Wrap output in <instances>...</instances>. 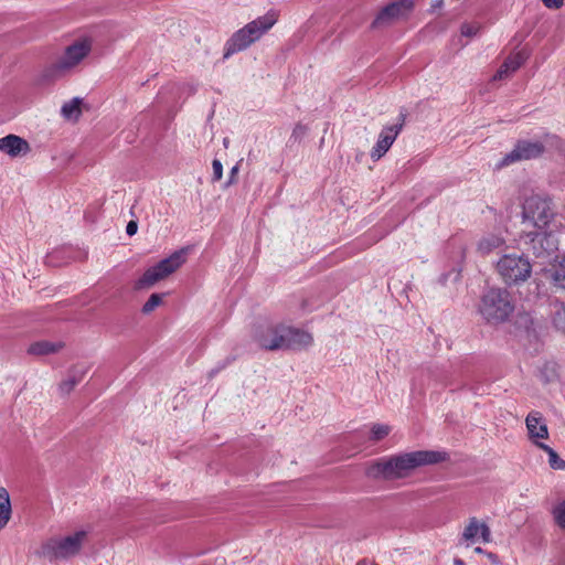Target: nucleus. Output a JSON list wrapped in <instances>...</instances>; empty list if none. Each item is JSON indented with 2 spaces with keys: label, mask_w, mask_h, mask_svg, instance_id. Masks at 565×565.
Here are the masks:
<instances>
[{
  "label": "nucleus",
  "mask_w": 565,
  "mask_h": 565,
  "mask_svg": "<svg viewBox=\"0 0 565 565\" xmlns=\"http://www.w3.org/2000/svg\"><path fill=\"white\" fill-rule=\"evenodd\" d=\"M460 543L467 550L473 565H492L494 541L490 520H468L462 527Z\"/></svg>",
  "instance_id": "2"
},
{
  "label": "nucleus",
  "mask_w": 565,
  "mask_h": 565,
  "mask_svg": "<svg viewBox=\"0 0 565 565\" xmlns=\"http://www.w3.org/2000/svg\"><path fill=\"white\" fill-rule=\"evenodd\" d=\"M183 264L180 253H173L161 259L154 265L148 267L134 282V290L145 291L157 284L167 280L170 276L179 270Z\"/></svg>",
  "instance_id": "5"
},
{
  "label": "nucleus",
  "mask_w": 565,
  "mask_h": 565,
  "mask_svg": "<svg viewBox=\"0 0 565 565\" xmlns=\"http://www.w3.org/2000/svg\"><path fill=\"white\" fill-rule=\"evenodd\" d=\"M399 130L398 126H394L388 128L386 131L382 132L380 136L376 146L372 151V158L380 159L392 146L395 137L397 136Z\"/></svg>",
  "instance_id": "19"
},
{
  "label": "nucleus",
  "mask_w": 565,
  "mask_h": 565,
  "mask_svg": "<svg viewBox=\"0 0 565 565\" xmlns=\"http://www.w3.org/2000/svg\"><path fill=\"white\" fill-rule=\"evenodd\" d=\"M13 507L9 490L0 486V531L4 530L11 522Z\"/></svg>",
  "instance_id": "18"
},
{
  "label": "nucleus",
  "mask_w": 565,
  "mask_h": 565,
  "mask_svg": "<svg viewBox=\"0 0 565 565\" xmlns=\"http://www.w3.org/2000/svg\"><path fill=\"white\" fill-rule=\"evenodd\" d=\"M262 33L257 23L252 21L234 34L232 45L237 50L243 49L254 42Z\"/></svg>",
  "instance_id": "15"
},
{
  "label": "nucleus",
  "mask_w": 565,
  "mask_h": 565,
  "mask_svg": "<svg viewBox=\"0 0 565 565\" xmlns=\"http://www.w3.org/2000/svg\"><path fill=\"white\" fill-rule=\"evenodd\" d=\"M552 218V211L546 202L539 198H531L525 202L523 209V232L531 243L543 250L555 248V241L548 234V225Z\"/></svg>",
  "instance_id": "3"
},
{
  "label": "nucleus",
  "mask_w": 565,
  "mask_h": 565,
  "mask_svg": "<svg viewBox=\"0 0 565 565\" xmlns=\"http://www.w3.org/2000/svg\"><path fill=\"white\" fill-rule=\"evenodd\" d=\"M542 450H544L548 456V463L553 469H564L565 461L547 445L541 446Z\"/></svg>",
  "instance_id": "23"
},
{
  "label": "nucleus",
  "mask_w": 565,
  "mask_h": 565,
  "mask_svg": "<svg viewBox=\"0 0 565 565\" xmlns=\"http://www.w3.org/2000/svg\"><path fill=\"white\" fill-rule=\"evenodd\" d=\"M497 270L505 281L525 280L531 273L529 262L516 253L504 255L497 264Z\"/></svg>",
  "instance_id": "8"
},
{
  "label": "nucleus",
  "mask_w": 565,
  "mask_h": 565,
  "mask_svg": "<svg viewBox=\"0 0 565 565\" xmlns=\"http://www.w3.org/2000/svg\"><path fill=\"white\" fill-rule=\"evenodd\" d=\"M65 349V343L63 341H52V340H39L32 342L28 348V353L33 356H46L58 354L61 351Z\"/></svg>",
  "instance_id": "13"
},
{
  "label": "nucleus",
  "mask_w": 565,
  "mask_h": 565,
  "mask_svg": "<svg viewBox=\"0 0 565 565\" xmlns=\"http://www.w3.org/2000/svg\"><path fill=\"white\" fill-rule=\"evenodd\" d=\"M163 303H164V295L163 294L153 292L143 302V305L141 307V313L143 316H150L158 308L162 307Z\"/></svg>",
  "instance_id": "21"
},
{
  "label": "nucleus",
  "mask_w": 565,
  "mask_h": 565,
  "mask_svg": "<svg viewBox=\"0 0 565 565\" xmlns=\"http://www.w3.org/2000/svg\"><path fill=\"white\" fill-rule=\"evenodd\" d=\"M564 0H542L543 4L548 9H557L563 4Z\"/></svg>",
  "instance_id": "31"
},
{
  "label": "nucleus",
  "mask_w": 565,
  "mask_h": 565,
  "mask_svg": "<svg viewBox=\"0 0 565 565\" xmlns=\"http://www.w3.org/2000/svg\"><path fill=\"white\" fill-rule=\"evenodd\" d=\"M93 40L88 36H81L66 45L62 56L51 66L56 75H64L79 66L90 54Z\"/></svg>",
  "instance_id": "6"
},
{
  "label": "nucleus",
  "mask_w": 565,
  "mask_h": 565,
  "mask_svg": "<svg viewBox=\"0 0 565 565\" xmlns=\"http://www.w3.org/2000/svg\"><path fill=\"white\" fill-rule=\"evenodd\" d=\"M555 524L565 531V500L557 501L552 508Z\"/></svg>",
  "instance_id": "22"
},
{
  "label": "nucleus",
  "mask_w": 565,
  "mask_h": 565,
  "mask_svg": "<svg viewBox=\"0 0 565 565\" xmlns=\"http://www.w3.org/2000/svg\"><path fill=\"white\" fill-rule=\"evenodd\" d=\"M554 323L559 330L565 332V306H562V308L555 313Z\"/></svg>",
  "instance_id": "27"
},
{
  "label": "nucleus",
  "mask_w": 565,
  "mask_h": 565,
  "mask_svg": "<svg viewBox=\"0 0 565 565\" xmlns=\"http://www.w3.org/2000/svg\"><path fill=\"white\" fill-rule=\"evenodd\" d=\"M548 276L554 284L565 289V256H556L548 269Z\"/></svg>",
  "instance_id": "20"
},
{
  "label": "nucleus",
  "mask_w": 565,
  "mask_h": 565,
  "mask_svg": "<svg viewBox=\"0 0 565 565\" xmlns=\"http://www.w3.org/2000/svg\"><path fill=\"white\" fill-rule=\"evenodd\" d=\"M213 181H220L223 178V163L220 159L212 161Z\"/></svg>",
  "instance_id": "26"
},
{
  "label": "nucleus",
  "mask_w": 565,
  "mask_h": 565,
  "mask_svg": "<svg viewBox=\"0 0 565 565\" xmlns=\"http://www.w3.org/2000/svg\"><path fill=\"white\" fill-rule=\"evenodd\" d=\"M416 0H392L380 8L371 22L373 31H383L405 18L414 8Z\"/></svg>",
  "instance_id": "7"
},
{
  "label": "nucleus",
  "mask_w": 565,
  "mask_h": 565,
  "mask_svg": "<svg viewBox=\"0 0 565 565\" xmlns=\"http://www.w3.org/2000/svg\"><path fill=\"white\" fill-rule=\"evenodd\" d=\"M390 433V427L386 425H374L371 429V434L374 439L380 440L386 437Z\"/></svg>",
  "instance_id": "25"
},
{
  "label": "nucleus",
  "mask_w": 565,
  "mask_h": 565,
  "mask_svg": "<svg viewBox=\"0 0 565 565\" xmlns=\"http://www.w3.org/2000/svg\"><path fill=\"white\" fill-rule=\"evenodd\" d=\"M277 14L276 13H268L266 15H263L256 20H254L258 29L264 33L265 31L269 30L276 22H277Z\"/></svg>",
  "instance_id": "24"
},
{
  "label": "nucleus",
  "mask_w": 565,
  "mask_h": 565,
  "mask_svg": "<svg viewBox=\"0 0 565 565\" xmlns=\"http://www.w3.org/2000/svg\"><path fill=\"white\" fill-rule=\"evenodd\" d=\"M527 53L524 50H519L510 55H508L501 67L500 71L497 72V79L501 78H508L511 76L516 70L521 67V65L526 61Z\"/></svg>",
  "instance_id": "14"
},
{
  "label": "nucleus",
  "mask_w": 565,
  "mask_h": 565,
  "mask_svg": "<svg viewBox=\"0 0 565 565\" xmlns=\"http://www.w3.org/2000/svg\"><path fill=\"white\" fill-rule=\"evenodd\" d=\"M285 340L284 327H278L265 331L260 337V344L267 350H284Z\"/></svg>",
  "instance_id": "17"
},
{
  "label": "nucleus",
  "mask_w": 565,
  "mask_h": 565,
  "mask_svg": "<svg viewBox=\"0 0 565 565\" xmlns=\"http://www.w3.org/2000/svg\"><path fill=\"white\" fill-rule=\"evenodd\" d=\"M76 385V381L74 379H68V380H65L61 383V388L64 391V392H71Z\"/></svg>",
  "instance_id": "30"
},
{
  "label": "nucleus",
  "mask_w": 565,
  "mask_h": 565,
  "mask_svg": "<svg viewBox=\"0 0 565 565\" xmlns=\"http://www.w3.org/2000/svg\"><path fill=\"white\" fill-rule=\"evenodd\" d=\"M525 426L529 439L539 448L545 446L544 440L548 439V428L543 415L539 412H531L525 418Z\"/></svg>",
  "instance_id": "9"
},
{
  "label": "nucleus",
  "mask_w": 565,
  "mask_h": 565,
  "mask_svg": "<svg viewBox=\"0 0 565 565\" xmlns=\"http://www.w3.org/2000/svg\"><path fill=\"white\" fill-rule=\"evenodd\" d=\"M285 349L306 348L312 343V337L306 331L284 327Z\"/></svg>",
  "instance_id": "16"
},
{
  "label": "nucleus",
  "mask_w": 565,
  "mask_h": 565,
  "mask_svg": "<svg viewBox=\"0 0 565 565\" xmlns=\"http://www.w3.org/2000/svg\"><path fill=\"white\" fill-rule=\"evenodd\" d=\"M87 109L88 107L83 98L72 97L62 104L60 113L64 121L77 124Z\"/></svg>",
  "instance_id": "10"
},
{
  "label": "nucleus",
  "mask_w": 565,
  "mask_h": 565,
  "mask_svg": "<svg viewBox=\"0 0 565 565\" xmlns=\"http://www.w3.org/2000/svg\"><path fill=\"white\" fill-rule=\"evenodd\" d=\"M480 310L487 319L492 318V297L491 296H489L488 298H486L483 300Z\"/></svg>",
  "instance_id": "28"
},
{
  "label": "nucleus",
  "mask_w": 565,
  "mask_h": 565,
  "mask_svg": "<svg viewBox=\"0 0 565 565\" xmlns=\"http://www.w3.org/2000/svg\"><path fill=\"white\" fill-rule=\"evenodd\" d=\"M88 536L86 530H77L65 536L51 537L42 543L41 554L51 559H68L78 555Z\"/></svg>",
  "instance_id": "4"
},
{
  "label": "nucleus",
  "mask_w": 565,
  "mask_h": 565,
  "mask_svg": "<svg viewBox=\"0 0 565 565\" xmlns=\"http://www.w3.org/2000/svg\"><path fill=\"white\" fill-rule=\"evenodd\" d=\"M126 230L129 235H134L137 232V223L134 221L129 222Z\"/></svg>",
  "instance_id": "32"
},
{
  "label": "nucleus",
  "mask_w": 565,
  "mask_h": 565,
  "mask_svg": "<svg viewBox=\"0 0 565 565\" xmlns=\"http://www.w3.org/2000/svg\"><path fill=\"white\" fill-rule=\"evenodd\" d=\"M479 30V26L476 25V24H465L462 28H461V33L466 36H471L473 34H476Z\"/></svg>",
  "instance_id": "29"
},
{
  "label": "nucleus",
  "mask_w": 565,
  "mask_h": 565,
  "mask_svg": "<svg viewBox=\"0 0 565 565\" xmlns=\"http://www.w3.org/2000/svg\"><path fill=\"white\" fill-rule=\"evenodd\" d=\"M448 460L449 456L445 451L417 450L404 452L370 462L365 468V475L373 479L405 478L417 468L439 465Z\"/></svg>",
  "instance_id": "1"
},
{
  "label": "nucleus",
  "mask_w": 565,
  "mask_h": 565,
  "mask_svg": "<svg viewBox=\"0 0 565 565\" xmlns=\"http://www.w3.org/2000/svg\"><path fill=\"white\" fill-rule=\"evenodd\" d=\"M543 152V147L539 141H522L511 153L503 164H509L514 160H529L539 157Z\"/></svg>",
  "instance_id": "12"
},
{
  "label": "nucleus",
  "mask_w": 565,
  "mask_h": 565,
  "mask_svg": "<svg viewBox=\"0 0 565 565\" xmlns=\"http://www.w3.org/2000/svg\"><path fill=\"white\" fill-rule=\"evenodd\" d=\"M0 151L12 158L21 157L30 152V145L19 136L9 135L0 139Z\"/></svg>",
  "instance_id": "11"
},
{
  "label": "nucleus",
  "mask_w": 565,
  "mask_h": 565,
  "mask_svg": "<svg viewBox=\"0 0 565 565\" xmlns=\"http://www.w3.org/2000/svg\"><path fill=\"white\" fill-rule=\"evenodd\" d=\"M454 565H466L462 559H455Z\"/></svg>",
  "instance_id": "33"
}]
</instances>
